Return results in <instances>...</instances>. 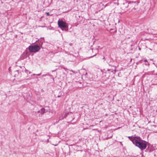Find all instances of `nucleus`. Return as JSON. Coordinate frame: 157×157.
<instances>
[{
	"instance_id": "f257e3e1",
	"label": "nucleus",
	"mask_w": 157,
	"mask_h": 157,
	"mask_svg": "<svg viewBox=\"0 0 157 157\" xmlns=\"http://www.w3.org/2000/svg\"><path fill=\"white\" fill-rule=\"evenodd\" d=\"M133 144L139 147L141 151L146 149L147 147V142L143 140L139 136H137L134 139Z\"/></svg>"
},
{
	"instance_id": "f03ea898",
	"label": "nucleus",
	"mask_w": 157,
	"mask_h": 157,
	"mask_svg": "<svg viewBox=\"0 0 157 157\" xmlns=\"http://www.w3.org/2000/svg\"><path fill=\"white\" fill-rule=\"evenodd\" d=\"M59 27L63 30L66 32L68 31V25L66 23L62 20H59L58 22Z\"/></svg>"
},
{
	"instance_id": "7ed1b4c3",
	"label": "nucleus",
	"mask_w": 157,
	"mask_h": 157,
	"mask_svg": "<svg viewBox=\"0 0 157 157\" xmlns=\"http://www.w3.org/2000/svg\"><path fill=\"white\" fill-rule=\"evenodd\" d=\"M29 51L31 52L36 53L38 52L40 49V48L37 44L34 45H30L29 47Z\"/></svg>"
},
{
	"instance_id": "20e7f679",
	"label": "nucleus",
	"mask_w": 157,
	"mask_h": 157,
	"mask_svg": "<svg viewBox=\"0 0 157 157\" xmlns=\"http://www.w3.org/2000/svg\"><path fill=\"white\" fill-rule=\"evenodd\" d=\"M46 111H45V109L44 108H41L39 110H38L35 113L36 114L37 113H40V114H39V117H41V115L44 114V113H45Z\"/></svg>"
},
{
	"instance_id": "39448f33",
	"label": "nucleus",
	"mask_w": 157,
	"mask_h": 157,
	"mask_svg": "<svg viewBox=\"0 0 157 157\" xmlns=\"http://www.w3.org/2000/svg\"><path fill=\"white\" fill-rule=\"evenodd\" d=\"M137 136H128V138L130 139V140H131L132 143H133V141L134 140L135 138Z\"/></svg>"
},
{
	"instance_id": "423d86ee",
	"label": "nucleus",
	"mask_w": 157,
	"mask_h": 157,
	"mask_svg": "<svg viewBox=\"0 0 157 157\" xmlns=\"http://www.w3.org/2000/svg\"><path fill=\"white\" fill-rule=\"evenodd\" d=\"M108 71H109V73H110L112 72L113 74H115L116 72V70L115 68L114 70L113 69H108Z\"/></svg>"
},
{
	"instance_id": "0eeeda50",
	"label": "nucleus",
	"mask_w": 157,
	"mask_h": 157,
	"mask_svg": "<svg viewBox=\"0 0 157 157\" xmlns=\"http://www.w3.org/2000/svg\"><path fill=\"white\" fill-rule=\"evenodd\" d=\"M153 151V150H151V149H146V150L145 151H147V152H151V151Z\"/></svg>"
},
{
	"instance_id": "6e6552de",
	"label": "nucleus",
	"mask_w": 157,
	"mask_h": 157,
	"mask_svg": "<svg viewBox=\"0 0 157 157\" xmlns=\"http://www.w3.org/2000/svg\"><path fill=\"white\" fill-rule=\"evenodd\" d=\"M25 73H28L29 72V71L25 69Z\"/></svg>"
},
{
	"instance_id": "1a4fd4ad",
	"label": "nucleus",
	"mask_w": 157,
	"mask_h": 157,
	"mask_svg": "<svg viewBox=\"0 0 157 157\" xmlns=\"http://www.w3.org/2000/svg\"><path fill=\"white\" fill-rule=\"evenodd\" d=\"M47 75V74H45V75H42V77H45V76H46V75Z\"/></svg>"
},
{
	"instance_id": "9d476101",
	"label": "nucleus",
	"mask_w": 157,
	"mask_h": 157,
	"mask_svg": "<svg viewBox=\"0 0 157 157\" xmlns=\"http://www.w3.org/2000/svg\"><path fill=\"white\" fill-rule=\"evenodd\" d=\"M41 74V73H40L39 74H36V76H40Z\"/></svg>"
},
{
	"instance_id": "9b49d317",
	"label": "nucleus",
	"mask_w": 157,
	"mask_h": 157,
	"mask_svg": "<svg viewBox=\"0 0 157 157\" xmlns=\"http://www.w3.org/2000/svg\"><path fill=\"white\" fill-rule=\"evenodd\" d=\"M47 15V16H49L50 15V13L49 12H47L46 13Z\"/></svg>"
},
{
	"instance_id": "f8f14e48",
	"label": "nucleus",
	"mask_w": 157,
	"mask_h": 157,
	"mask_svg": "<svg viewBox=\"0 0 157 157\" xmlns=\"http://www.w3.org/2000/svg\"><path fill=\"white\" fill-rule=\"evenodd\" d=\"M145 65H149V63L148 62H147V63H145Z\"/></svg>"
},
{
	"instance_id": "ddd939ff",
	"label": "nucleus",
	"mask_w": 157,
	"mask_h": 157,
	"mask_svg": "<svg viewBox=\"0 0 157 157\" xmlns=\"http://www.w3.org/2000/svg\"><path fill=\"white\" fill-rule=\"evenodd\" d=\"M15 72H17L18 74H19V71L16 70V71H15Z\"/></svg>"
},
{
	"instance_id": "4468645a",
	"label": "nucleus",
	"mask_w": 157,
	"mask_h": 157,
	"mask_svg": "<svg viewBox=\"0 0 157 157\" xmlns=\"http://www.w3.org/2000/svg\"><path fill=\"white\" fill-rule=\"evenodd\" d=\"M42 42H41V43L39 44L40 46H41L42 45V43H41Z\"/></svg>"
},
{
	"instance_id": "2eb2a0df",
	"label": "nucleus",
	"mask_w": 157,
	"mask_h": 157,
	"mask_svg": "<svg viewBox=\"0 0 157 157\" xmlns=\"http://www.w3.org/2000/svg\"><path fill=\"white\" fill-rule=\"evenodd\" d=\"M69 45H70V46H71L72 45V43H70V44H69Z\"/></svg>"
},
{
	"instance_id": "dca6fc26",
	"label": "nucleus",
	"mask_w": 157,
	"mask_h": 157,
	"mask_svg": "<svg viewBox=\"0 0 157 157\" xmlns=\"http://www.w3.org/2000/svg\"><path fill=\"white\" fill-rule=\"evenodd\" d=\"M138 48H139V50H141V48L139 47V46H138Z\"/></svg>"
},
{
	"instance_id": "f3484780",
	"label": "nucleus",
	"mask_w": 157,
	"mask_h": 157,
	"mask_svg": "<svg viewBox=\"0 0 157 157\" xmlns=\"http://www.w3.org/2000/svg\"><path fill=\"white\" fill-rule=\"evenodd\" d=\"M61 97V95H58V96H57V97H58V98H60V97Z\"/></svg>"
},
{
	"instance_id": "a211bd4d",
	"label": "nucleus",
	"mask_w": 157,
	"mask_h": 157,
	"mask_svg": "<svg viewBox=\"0 0 157 157\" xmlns=\"http://www.w3.org/2000/svg\"><path fill=\"white\" fill-rule=\"evenodd\" d=\"M96 55V54H95V55H94L93 56H91V57H94V56H95Z\"/></svg>"
},
{
	"instance_id": "6ab92c4d",
	"label": "nucleus",
	"mask_w": 157,
	"mask_h": 157,
	"mask_svg": "<svg viewBox=\"0 0 157 157\" xmlns=\"http://www.w3.org/2000/svg\"><path fill=\"white\" fill-rule=\"evenodd\" d=\"M36 75V74H33V75H32L34 76V75Z\"/></svg>"
},
{
	"instance_id": "aec40b11",
	"label": "nucleus",
	"mask_w": 157,
	"mask_h": 157,
	"mask_svg": "<svg viewBox=\"0 0 157 157\" xmlns=\"http://www.w3.org/2000/svg\"><path fill=\"white\" fill-rule=\"evenodd\" d=\"M39 40H36V41H35V42H36L37 41H39Z\"/></svg>"
},
{
	"instance_id": "412c9836",
	"label": "nucleus",
	"mask_w": 157,
	"mask_h": 157,
	"mask_svg": "<svg viewBox=\"0 0 157 157\" xmlns=\"http://www.w3.org/2000/svg\"><path fill=\"white\" fill-rule=\"evenodd\" d=\"M109 65H111L110 64H109ZM111 66H113V67H114V65H111Z\"/></svg>"
},
{
	"instance_id": "4be33fe9",
	"label": "nucleus",
	"mask_w": 157,
	"mask_h": 157,
	"mask_svg": "<svg viewBox=\"0 0 157 157\" xmlns=\"http://www.w3.org/2000/svg\"><path fill=\"white\" fill-rule=\"evenodd\" d=\"M105 59V57L103 56V58H102V59Z\"/></svg>"
},
{
	"instance_id": "5701e85b",
	"label": "nucleus",
	"mask_w": 157,
	"mask_h": 157,
	"mask_svg": "<svg viewBox=\"0 0 157 157\" xmlns=\"http://www.w3.org/2000/svg\"><path fill=\"white\" fill-rule=\"evenodd\" d=\"M29 74H30V73H31V72H30V71H29Z\"/></svg>"
},
{
	"instance_id": "b1692460",
	"label": "nucleus",
	"mask_w": 157,
	"mask_h": 157,
	"mask_svg": "<svg viewBox=\"0 0 157 157\" xmlns=\"http://www.w3.org/2000/svg\"><path fill=\"white\" fill-rule=\"evenodd\" d=\"M130 45H131V46H133V44H131Z\"/></svg>"
},
{
	"instance_id": "393cba45",
	"label": "nucleus",
	"mask_w": 157,
	"mask_h": 157,
	"mask_svg": "<svg viewBox=\"0 0 157 157\" xmlns=\"http://www.w3.org/2000/svg\"><path fill=\"white\" fill-rule=\"evenodd\" d=\"M144 61H145V62H147V60H146H146H144Z\"/></svg>"
},
{
	"instance_id": "a878e982",
	"label": "nucleus",
	"mask_w": 157,
	"mask_h": 157,
	"mask_svg": "<svg viewBox=\"0 0 157 157\" xmlns=\"http://www.w3.org/2000/svg\"><path fill=\"white\" fill-rule=\"evenodd\" d=\"M127 38H130V37H128Z\"/></svg>"
},
{
	"instance_id": "bb28decb",
	"label": "nucleus",
	"mask_w": 157,
	"mask_h": 157,
	"mask_svg": "<svg viewBox=\"0 0 157 157\" xmlns=\"http://www.w3.org/2000/svg\"><path fill=\"white\" fill-rule=\"evenodd\" d=\"M10 67L9 68V69H10Z\"/></svg>"
},
{
	"instance_id": "cd10ccee",
	"label": "nucleus",
	"mask_w": 157,
	"mask_h": 157,
	"mask_svg": "<svg viewBox=\"0 0 157 157\" xmlns=\"http://www.w3.org/2000/svg\"><path fill=\"white\" fill-rule=\"evenodd\" d=\"M87 73L86 72V75H87Z\"/></svg>"
},
{
	"instance_id": "c85d7f7f",
	"label": "nucleus",
	"mask_w": 157,
	"mask_h": 157,
	"mask_svg": "<svg viewBox=\"0 0 157 157\" xmlns=\"http://www.w3.org/2000/svg\"><path fill=\"white\" fill-rule=\"evenodd\" d=\"M54 71H52V72H53Z\"/></svg>"
},
{
	"instance_id": "c756f323",
	"label": "nucleus",
	"mask_w": 157,
	"mask_h": 157,
	"mask_svg": "<svg viewBox=\"0 0 157 157\" xmlns=\"http://www.w3.org/2000/svg\"><path fill=\"white\" fill-rule=\"evenodd\" d=\"M145 39L147 40V39Z\"/></svg>"
},
{
	"instance_id": "7c9ffc66",
	"label": "nucleus",
	"mask_w": 157,
	"mask_h": 157,
	"mask_svg": "<svg viewBox=\"0 0 157 157\" xmlns=\"http://www.w3.org/2000/svg\"><path fill=\"white\" fill-rule=\"evenodd\" d=\"M36 78H37V77H36Z\"/></svg>"
}]
</instances>
